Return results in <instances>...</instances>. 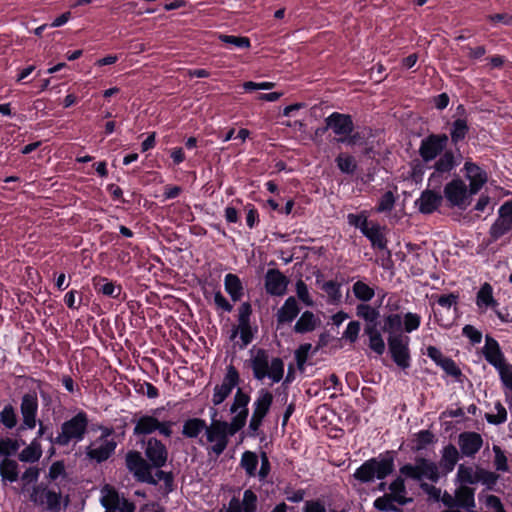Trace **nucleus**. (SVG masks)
Returning a JSON list of instances; mask_svg holds the SVG:
<instances>
[{
    "mask_svg": "<svg viewBox=\"0 0 512 512\" xmlns=\"http://www.w3.org/2000/svg\"><path fill=\"white\" fill-rule=\"evenodd\" d=\"M438 463L426 457H416L414 463H405L399 471L412 481L428 480L438 483L443 476L451 473L462 457L459 450L452 443L443 446Z\"/></svg>",
    "mask_w": 512,
    "mask_h": 512,
    "instance_id": "f257e3e1",
    "label": "nucleus"
},
{
    "mask_svg": "<svg viewBox=\"0 0 512 512\" xmlns=\"http://www.w3.org/2000/svg\"><path fill=\"white\" fill-rule=\"evenodd\" d=\"M144 452L146 459L139 451H128L125 456L126 467L137 481L157 485V480L152 475V469H160L166 465L168 459L167 447L161 440L150 437L145 443Z\"/></svg>",
    "mask_w": 512,
    "mask_h": 512,
    "instance_id": "f03ea898",
    "label": "nucleus"
},
{
    "mask_svg": "<svg viewBox=\"0 0 512 512\" xmlns=\"http://www.w3.org/2000/svg\"><path fill=\"white\" fill-rule=\"evenodd\" d=\"M397 452L386 450L377 457L364 461L354 472L353 477L360 483H371L375 479L384 480L395 471Z\"/></svg>",
    "mask_w": 512,
    "mask_h": 512,
    "instance_id": "7ed1b4c3",
    "label": "nucleus"
},
{
    "mask_svg": "<svg viewBox=\"0 0 512 512\" xmlns=\"http://www.w3.org/2000/svg\"><path fill=\"white\" fill-rule=\"evenodd\" d=\"M89 426L88 414L79 410L71 418L65 420L60 425V430L56 436L53 432L47 435V440L52 445L59 447L68 446L71 442L77 444L84 440Z\"/></svg>",
    "mask_w": 512,
    "mask_h": 512,
    "instance_id": "20e7f679",
    "label": "nucleus"
},
{
    "mask_svg": "<svg viewBox=\"0 0 512 512\" xmlns=\"http://www.w3.org/2000/svg\"><path fill=\"white\" fill-rule=\"evenodd\" d=\"M253 377L262 381L269 378L273 383H279L284 377V361L280 357H270L269 351L258 348L250 359Z\"/></svg>",
    "mask_w": 512,
    "mask_h": 512,
    "instance_id": "39448f33",
    "label": "nucleus"
},
{
    "mask_svg": "<svg viewBox=\"0 0 512 512\" xmlns=\"http://www.w3.org/2000/svg\"><path fill=\"white\" fill-rule=\"evenodd\" d=\"M500 479V475L494 471L483 468L479 465L471 466L465 464H459L455 482H466L472 485H476L478 483L485 486L484 493L486 491H494L499 492V488H497V483Z\"/></svg>",
    "mask_w": 512,
    "mask_h": 512,
    "instance_id": "423d86ee",
    "label": "nucleus"
},
{
    "mask_svg": "<svg viewBox=\"0 0 512 512\" xmlns=\"http://www.w3.org/2000/svg\"><path fill=\"white\" fill-rule=\"evenodd\" d=\"M433 164L427 166L432 169V173L428 178V186L433 188H441L444 181H446L452 172L457 168L459 162L453 150H446L441 156L432 161Z\"/></svg>",
    "mask_w": 512,
    "mask_h": 512,
    "instance_id": "0eeeda50",
    "label": "nucleus"
},
{
    "mask_svg": "<svg viewBox=\"0 0 512 512\" xmlns=\"http://www.w3.org/2000/svg\"><path fill=\"white\" fill-rule=\"evenodd\" d=\"M161 410L160 408H156L152 410L151 415H141L135 423L133 434L135 436H146L158 431L160 435L170 438L173 433L172 427L174 423L170 420L160 421L157 418V414H159Z\"/></svg>",
    "mask_w": 512,
    "mask_h": 512,
    "instance_id": "6e6552de",
    "label": "nucleus"
},
{
    "mask_svg": "<svg viewBox=\"0 0 512 512\" xmlns=\"http://www.w3.org/2000/svg\"><path fill=\"white\" fill-rule=\"evenodd\" d=\"M472 195L475 194L470 192V188L465 181L460 176L455 175L445 184L442 196L446 199L449 207L465 210Z\"/></svg>",
    "mask_w": 512,
    "mask_h": 512,
    "instance_id": "1a4fd4ad",
    "label": "nucleus"
},
{
    "mask_svg": "<svg viewBox=\"0 0 512 512\" xmlns=\"http://www.w3.org/2000/svg\"><path fill=\"white\" fill-rule=\"evenodd\" d=\"M449 136L445 133H430L424 137L418 149V154L424 162L429 164L441 156L447 149Z\"/></svg>",
    "mask_w": 512,
    "mask_h": 512,
    "instance_id": "9d476101",
    "label": "nucleus"
},
{
    "mask_svg": "<svg viewBox=\"0 0 512 512\" xmlns=\"http://www.w3.org/2000/svg\"><path fill=\"white\" fill-rule=\"evenodd\" d=\"M206 439L209 443H213L209 448V454L213 453L217 457L220 456L229 444V438L232 437L228 429L227 421L213 420L210 426H207Z\"/></svg>",
    "mask_w": 512,
    "mask_h": 512,
    "instance_id": "9b49d317",
    "label": "nucleus"
},
{
    "mask_svg": "<svg viewBox=\"0 0 512 512\" xmlns=\"http://www.w3.org/2000/svg\"><path fill=\"white\" fill-rule=\"evenodd\" d=\"M30 501L42 507L43 511L60 512L62 494L61 492L49 489L46 484L40 483L33 487L30 494Z\"/></svg>",
    "mask_w": 512,
    "mask_h": 512,
    "instance_id": "f8f14e48",
    "label": "nucleus"
},
{
    "mask_svg": "<svg viewBox=\"0 0 512 512\" xmlns=\"http://www.w3.org/2000/svg\"><path fill=\"white\" fill-rule=\"evenodd\" d=\"M39 401L36 391H28L21 396L20 413L22 421L17 428L20 433L25 430H33L37 425Z\"/></svg>",
    "mask_w": 512,
    "mask_h": 512,
    "instance_id": "ddd939ff",
    "label": "nucleus"
},
{
    "mask_svg": "<svg viewBox=\"0 0 512 512\" xmlns=\"http://www.w3.org/2000/svg\"><path fill=\"white\" fill-rule=\"evenodd\" d=\"M387 341L392 360L401 369H408L411 366L409 337L402 334L389 335Z\"/></svg>",
    "mask_w": 512,
    "mask_h": 512,
    "instance_id": "4468645a",
    "label": "nucleus"
},
{
    "mask_svg": "<svg viewBox=\"0 0 512 512\" xmlns=\"http://www.w3.org/2000/svg\"><path fill=\"white\" fill-rule=\"evenodd\" d=\"M240 381V374L236 367L228 365L222 383L214 387L212 403L215 406L222 404L231 394L233 389L239 385Z\"/></svg>",
    "mask_w": 512,
    "mask_h": 512,
    "instance_id": "2eb2a0df",
    "label": "nucleus"
},
{
    "mask_svg": "<svg viewBox=\"0 0 512 512\" xmlns=\"http://www.w3.org/2000/svg\"><path fill=\"white\" fill-rule=\"evenodd\" d=\"M482 354L485 360L492 365L500 374L509 368V363L506 362L505 355L501 350L499 342L491 335L485 336V345L482 348Z\"/></svg>",
    "mask_w": 512,
    "mask_h": 512,
    "instance_id": "dca6fc26",
    "label": "nucleus"
},
{
    "mask_svg": "<svg viewBox=\"0 0 512 512\" xmlns=\"http://www.w3.org/2000/svg\"><path fill=\"white\" fill-rule=\"evenodd\" d=\"M459 452L464 458L474 459L482 449L484 440L481 434L475 431H464L458 435Z\"/></svg>",
    "mask_w": 512,
    "mask_h": 512,
    "instance_id": "f3484780",
    "label": "nucleus"
},
{
    "mask_svg": "<svg viewBox=\"0 0 512 512\" xmlns=\"http://www.w3.org/2000/svg\"><path fill=\"white\" fill-rule=\"evenodd\" d=\"M257 502V495L251 489H247L243 493L242 501L239 497L233 496L228 506L223 505L217 512H256Z\"/></svg>",
    "mask_w": 512,
    "mask_h": 512,
    "instance_id": "a211bd4d",
    "label": "nucleus"
},
{
    "mask_svg": "<svg viewBox=\"0 0 512 512\" xmlns=\"http://www.w3.org/2000/svg\"><path fill=\"white\" fill-rule=\"evenodd\" d=\"M325 129H331L335 135L346 137L354 131V122L350 114L333 112L325 118Z\"/></svg>",
    "mask_w": 512,
    "mask_h": 512,
    "instance_id": "6ab92c4d",
    "label": "nucleus"
},
{
    "mask_svg": "<svg viewBox=\"0 0 512 512\" xmlns=\"http://www.w3.org/2000/svg\"><path fill=\"white\" fill-rule=\"evenodd\" d=\"M288 278L278 269H268L264 278L266 293L271 296H282L287 291Z\"/></svg>",
    "mask_w": 512,
    "mask_h": 512,
    "instance_id": "aec40b11",
    "label": "nucleus"
},
{
    "mask_svg": "<svg viewBox=\"0 0 512 512\" xmlns=\"http://www.w3.org/2000/svg\"><path fill=\"white\" fill-rule=\"evenodd\" d=\"M463 170L465 171L466 179L469 180L468 187L470 192L477 194L488 180L486 171L470 160L464 163Z\"/></svg>",
    "mask_w": 512,
    "mask_h": 512,
    "instance_id": "412c9836",
    "label": "nucleus"
},
{
    "mask_svg": "<svg viewBox=\"0 0 512 512\" xmlns=\"http://www.w3.org/2000/svg\"><path fill=\"white\" fill-rule=\"evenodd\" d=\"M436 189H425L421 192L420 197L415 201L420 213L432 214L442 205L443 196Z\"/></svg>",
    "mask_w": 512,
    "mask_h": 512,
    "instance_id": "4be33fe9",
    "label": "nucleus"
},
{
    "mask_svg": "<svg viewBox=\"0 0 512 512\" xmlns=\"http://www.w3.org/2000/svg\"><path fill=\"white\" fill-rule=\"evenodd\" d=\"M385 227L377 222H370L367 228L362 229V234L370 241L372 248L386 250L388 257L391 251L387 248L388 240L384 233Z\"/></svg>",
    "mask_w": 512,
    "mask_h": 512,
    "instance_id": "5701e85b",
    "label": "nucleus"
},
{
    "mask_svg": "<svg viewBox=\"0 0 512 512\" xmlns=\"http://www.w3.org/2000/svg\"><path fill=\"white\" fill-rule=\"evenodd\" d=\"M459 486L455 490L457 500V507L465 509L468 512L475 511V488L471 487L472 484L466 482H456Z\"/></svg>",
    "mask_w": 512,
    "mask_h": 512,
    "instance_id": "b1692460",
    "label": "nucleus"
},
{
    "mask_svg": "<svg viewBox=\"0 0 512 512\" xmlns=\"http://www.w3.org/2000/svg\"><path fill=\"white\" fill-rule=\"evenodd\" d=\"M100 445L97 448L88 446L86 449V456L88 459L101 464L107 461L115 452L117 443L114 439L105 440V442H99Z\"/></svg>",
    "mask_w": 512,
    "mask_h": 512,
    "instance_id": "393cba45",
    "label": "nucleus"
},
{
    "mask_svg": "<svg viewBox=\"0 0 512 512\" xmlns=\"http://www.w3.org/2000/svg\"><path fill=\"white\" fill-rule=\"evenodd\" d=\"M301 308L295 297H288L276 314L277 325H284L293 322L299 315Z\"/></svg>",
    "mask_w": 512,
    "mask_h": 512,
    "instance_id": "a878e982",
    "label": "nucleus"
},
{
    "mask_svg": "<svg viewBox=\"0 0 512 512\" xmlns=\"http://www.w3.org/2000/svg\"><path fill=\"white\" fill-rule=\"evenodd\" d=\"M94 289L98 294H102L104 296L116 299L123 300L122 295V286L116 284L115 282L109 280L106 277H95L93 279Z\"/></svg>",
    "mask_w": 512,
    "mask_h": 512,
    "instance_id": "bb28decb",
    "label": "nucleus"
},
{
    "mask_svg": "<svg viewBox=\"0 0 512 512\" xmlns=\"http://www.w3.org/2000/svg\"><path fill=\"white\" fill-rule=\"evenodd\" d=\"M272 403L273 394L265 388L260 389L258 391L257 398L253 403L252 414L265 419V417L268 415L270 411Z\"/></svg>",
    "mask_w": 512,
    "mask_h": 512,
    "instance_id": "cd10ccee",
    "label": "nucleus"
},
{
    "mask_svg": "<svg viewBox=\"0 0 512 512\" xmlns=\"http://www.w3.org/2000/svg\"><path fill=\"white\" fill-rule=\"evenodd\" d=\"M512 231V225L497 218L489 229L488 238L484 239L483 244L489 247L494 242L498 241L503 236L509 234Z\"/></svg>",
    "mask_w": 512,
    "mask_h": 512,
    "instance_id": "c85d7f7f",
    "label": "nucleus"
},
{
    "mask_svg": "<svg viewBox=\"0 0 512 512\" xmlns=\"http://www.w3.org/2000/svg\"><path fill=\"white\" fill-rule=\"evenodd\" d=\"M319 324V319L312 311H304L299 319L296 321L293 330L297 334H306L316 329Z\"/></svg>",
    "mask_w": 512,
    "mask_h": 512,
    "instance_id": "c756f323",
    "label": "nucleus"
},
{
    "mask_svg": "<svg viewBox=\"0 0 512 512\" xmlns=\"http://www.w3.org/2000/svg\"><path fill=\"white\" fill-rule=\"evenodd\" d=\"M476 305L482 308H495L499 305L498 301L493 296V287L490 283L485 282L481 285L476 294Z\"/></svg>",
    "mask_w": 512,
    "mask_h": 512,
    "instance_id": "7c9ffc66",
    "label": "nucleus"
},
{
    "mask_svg": "<svg viewBox=\"0 0 512 512\" xmlns=\"http://www.w3.org/2000/svg\"><path fill=\"white\" fill-rule=\"evenodd\" d=\"M225 291L230 295L231 299L236 302L240 301L244 295V287L238 275L228 273L224 277Z\"/></svg>",
    "mask_w": 512,
    "mask_h": 512,
    "instance_id": "2f4dec72",
    "label": "nucleus"
},
{
    "mask_svg": "<svg viewBox=\"0 0 512 512\" xmlns=\"http://www.w3.org/2000/svg\"><path fill=\"white\" fill-rule=\"evenodd\" d=\"M207 423L202 418H189L184 421L182 435L186 438H197L203 431H206Z\"/></svg>",
    "mask_w": 512,
    "mask_h": 512,
    "instance_id": "473e14b6",
    "label": "nucleus"
},
{
    "mask_svg": "<svg viewBox=\"0 0 512 512\" xmlns=\"http://www.w3.org/2000/svg\"><path fill=\"white\" fill-rule=\"evenodd\" d=\"M43 454L40 441L33 439L19 454L18 459L24 463H35L39 461Z\"/></svg>",
    "mask_w": 512,
    "mask_h": 512,
    "instance_id": "72a5a7b5",
    "label": "nucleus"
},
{
    "mask_svg": "<svg viewBox=\"0 0 512 512\" xmlns=\"http://www.w3.org/2000/svg\"><path fill=\"white\" fill-rule=\"evenodd\" d=\"M0 476L3 481H9L10 483L16 482L19 477V465L18 463L9 458H4L0 462Z\"/></svg>",
    "mask_w": 512,
    "mask_h": 512,
    "instance_id": "f704fd0d",
    "label": "nucleus"
},
{
    "mask_svg": "<svg viewBox=\"0 0 512 512\" xmlns=\"http://www.w3.org/2000/svg\"><path fill=\"white\" fill-rule=\"evenodd\" d=\"M469 133V126L466 119L458 118L452 122L450 128L451 143L456 146L462 142Z\"/></svg>",
    "mask_w": 512,
    "mask_h": 512,
    "instance_id": "c9c22d12",
    "label": "nucleus"
},
{
    "mask_svg": "<svg viewBox=\"0 0 512 512\" xmlns=\"http://www.w3.org/2000/svg\"><path fill=\"white\" fill-rule=\"evenodd\" d=\"M0 424L7 430L18 428L17 410L11 403L5 404L0 411Z\"/></svg>",
    "mask_w": 512,
    "mask_h": 512,
    "instance_id": "e433bc0d",
    "label": "nucleus"
},
{
    "mask_svg": "<svg viewBox=\"0 0 512 512\" xmlns=\"http://www.w3.org/2000/svg\"><path fill=\"white\" fill-rule=\"evenodd\" d=\"M259 460L255 452L245 451L241 456L240 466L250 477L256 476Z\"/></svg>",
    "mask_w": 512,
    "mask_h": 512,
    "instance_id": "4c0bfd02",
    "label": "nucleus"
},
{
    "mask_svg": "<svg viewBox=\"0 0 512 512\" xmlns=\"http://www.w3.org/2000/svg\"><path fill=\"white\" fill-rule=\"evenodd\" d=\"M25 442L23 440L13 439L10 437H5L0 439V456L4 458H8L10 456L15 455L21 445H24Z\"/></svg>",
    "mask_w": 512,
    "mask_h": 512,
    "instance_id": "58836bf2",
    "label": "nucleus"
},
{
    "mask_svg": "<svg viewBox=\"0 0 512 512\" xmlns=\"http://www.w3.org/2000/svg\"><path fill=\"white\" fill-rule=\"evenodd\" d=\"M413 441L415 442L413 450L418 452L434 444L437 441V439L432 431L420 430L415 434V438Z\"/></svg>",
    "mask_w": 512,
    "mask_h": 512,
    "instance_id": "ea45409f",
    "label": "nucleus"
},
{
    "mask_svg": "<svg viewBox=\"0 0 512 512\" xmlns=\"http://www.w3.org/2000/svg\"><path fill=\"white\" fill-rule=\"evenodd\" d=\"M338 169L345 174H354L357 169L355 158L350 154L340 153L335 158Z\"/></svg>",
    "mask_w": 512,
    "mask_h": 512,
    "instance_id": "a19ab883",
    "label": "nucleus"
},
{
    "mask_svg": "<svg viewBox=\"0 0 512 512\" xmlns=\"http://www.w3.org/2000/svg\"><path fill=\"white\" fill-rule=\"evenodd\" d=\"M352 290L355 297L364 303L369 302L375 295L374 289L361 280L353 284Z\"/></svg>",
    "mask_w": 512,
    "mask_h": 512,
    "instance_id": "79ce46f5",
    "label": "nucleus"
},
{
    "mask_svg": "<svg viewBox=\"0 0 512 512\" xmlns=\"http://www.w3.org/2000/svg\"><path fill=\"white\" fill-rule=\"evenodd\" d=\"M235 414L236 415L232 417L231 422H227L228 429L232 436L238 433L246 425L249 410L248 408H245V410H240Z\"/></svg>",
    "mask_w": 512,
    "mask_h": 512,
    "instance_id": "37998d69",
    "label": "nucleus"
},
{
    "mask_svg": "<svg viewBox=\"0 0 512 512\" xmlns=\"http://www.w3.org/2000/svg\"><path fill=\"white\" fill-rule=\"evenodd\" d=\"M402 329V318L400 314H388L384 317V324L381 331L395 335L394 332Z\"/></svg>",
    "mask_w": 512,
    "mask_h": 512,
    "instance_id": "c03bdc74",
    "label": "nucleus"
},
{
    "mask_svg": "<svg viewBox=\"0 0 512 512\" xmlns=\"http://www.w3.org/2000/svg\"><path fill=\"white\" fill-rule=\"evenodd\" d=\"M218 39L225 44L233 45L240 49H248L251 47V41L246 36H235V35H226L219 34Z\"/></svg>",
    "mask_w": 512,
    "mask_h": 512,
    "instance_id": "a18cd8bd",
    "label": "nucleus"
},
{
    "mask_svg": "<svg viewBox=\"0 0 512 512\" xmlns=\"http://www.w3.org/2000/svg\"><path fill=\"white\" fill-rule=\"evenodd\" d=\"M356 315L364 319L367 323L377 321L380 316L379 311L366 303L358 304L356 307Z\"/></svg>",
    "mask_w": 512,
    "mask_h": 512,
    "instance_id": "49530a36",
    "label": "nucleus"
},
{
    "mask_svg": "<svg viewBox=\"0 0 512 512\" xmlns=\"http://www.w3.org/2000/svg\"><path fill=\"white\" fill-rule=\"evenodd\" d=\"M322 290L328 295L329 302L332 304L338 303L342 298L341 285L334 280L325 282Z\"/></svg>",
    "mask_w": 512,
    "mask_h": 512,
    "instance_id": "de8ad7c7",
    "label": "nucleus"
},
{
    "mask_svg": "<svg viewBox=\"0 0 512 512\" xmlns=\"http://www.w3.org/2000/svg\"><path fill=\"white\" fill-rule=\"evenodd\" d=\"M396 197L392 191H386L378 200L375 207L378 213H387L392 211L395 206Z\"/></svg>",
    "mask_w": 512,
    "mask_h": 512,
    "instance_id": "09e8293b",
    "label": "nucleus"
},
{
    "mask_svg": "<svg viewBox=\"0 0 512 512\" xmlns=\"http://www.w3.org/2000/svg\"><path fill=\"white\" fill-rule=\"evenodd\" d=\"M250 400V395L243 392L241 388H238L235 393L233 403L230 406V413L234 414L240 410H245V408H248Z\"/></svg>",
    "mask_w": 512,
    "mask_h": 512,
    "instance_id": "8fccbe9b",
    "label": "nucleus"
},
{
    "mask_svg": "<svg viewBox=\"0 0 512 512\" xmlns=\"http://www.w3.org/2000/svg\"><path fill=\"white\" fill-rule=\"evenodd\" d=\"M478 498L480 501H484L486 507L494 510V512H506L504 505L498 496L493 494H484V490H482L478 494Z\"/></svg>",
    "mask_w": 512,
    "mask_h": 512,
    "instance_id": "3c124183",
    "label": "nucleus"
},
{
    "mask_svg": "<svg viewBox=\"0 0 512 512\" xmlns=\"http://www.w3.org/2000/svg\"><path fill=\"white\" fill-rule=\"evenodd\" d=\"M347 222L350 226L358 228L362 232V229L367 228L370 224L368 220V212L366 210H362L357 214L349 213L347 215Z\"/></svg>",
    "mask_w": 512,
    "mask_h": 512,
    "instance_id": "603ef678",
    "label": "nucleus"
},
{
    "mask_svg": "<svg viewBox=\"0 0 512 512\" xmlns=\"http://www.w3.org/2000/svg\"><path fill=\"white\" fill-rule=\"evenodd\" d=\"M496 415L486 413L485 419L489 424L500 425L507 421V410L500 401L495 403Z\"/></svg>",
    "mask_w": 512,
    "mask_h": 512,
    "instance_id": "864d4df0",
    "label": "nucleus"
},
{
    "mask_svg": "<svg viewBox=\"0 0 512 512\" xmlns=\"http://www.w3.org/2000/svg\"><path fill=\"white\" fill-rule=\"evenodd\" d=\"M252 306L249 302H243L238 308V327L251 326Z\"/></svg>",
    "mask_w": 512,
    "mask_h": 512,
    "instance_id": "5fc2aeb1",
    "label": "nucleus"
},
{
    "mask_svg": "<svg viewBox=\"0 0 512 512\" xmlns=\"http://www.w3.org/2000/svg\"><path fill=\"white\" fill-rule=\"evenodd\" d=\"M492 450L494 452V466L496 471L507 472L509 470L508 458L501 447L494 445Z\"/></svg>",
    "mask_w": 512,
    "mask_h": 512,
    "instance_id": "6e6d98bb",
    "label": "nucleus"
},
{
    "mask_svg": "<svg viewBox=\"0 0 512 512\" xmlns=\"http://www.w3.org/2000/svg\"><path fill=\"white\" fill-rule=\"evenodd\" d=\"M156 480H161L164 482V494H169L174 490V475L172 472H165L163 470L157 469L155 473Z\"/></svg>",
    "mask_w": 512,
    "mask_h": 512,
    "instance_id": "4d7b16f0",
    "label": "nucleus"
},
{
    "mask_svg": "<svg viewBox=\"0 0 512 512\" xmlns=\"http://www.w3.org/2000/svg\"><path fill=\"white\" fill-rule=\"evenodd\" d=\"M240 333V339L242 341L243 347L249 345L254 339V332H257V327L254 329L252 326L234 328L232 332V337H235L237 333Z\"/></svg>",
    "mask_w": 512,
    "mask_h": 512,
    "instance_id": "13d9d810",
    "label": "nucleus"
},
{
    "mask_svg": "<svg viewBox=\"0 0 512 512\" xmlns=\"http://www.w3.org/2000/svg\"><path fill=\"white\" fill-rule=\"evenodd\" d=\"M101 504L106 510L118 509L120 506V499L118 493L111 489L102 498Z\"/></svg>",
    "mask_w": 512,
    "mask_h": 512,
    "instance_id": "bf43d9fd",
    "label": "nucleus"
},
{
    "mask_svg": "<svg viewBox=\"0 0 512 512\" xmlns=\"http://www.w3.org/2000/svg\"><path fill=\"white\" fill-rule=\"evenodd\" d=\"M439 366L445 371L447 375L452 376L455 379H459L462 376L461 369L450 357H446Z\"/></svg>",
    "mask_w": 512,
    "mask_h": 512,
    "instance_id": "052dcab7",
    "label": "nucleus"
},
{
    "mask_svg": "<svg viewBox=\"0 0 512 512\" xmlns=\"http://www.w3.org/2000/svg\"><path fill=\"white\" fill-rule=\"evenodd\" d=\"M404 330L407 333H411L417 330L421 324V316L416 313L408 312L404 315L403 320Z\"/></svg>",
    "mask_w": 512,
    "mask_h": 512,
    "instance_id": "680f3d73",
    "label": "nucleus"
},
{
    "mask_svg": "<svg viewBox=\"0 0 512 512\" xmlns=\"http://www.w3.org/2000/svg\"><path fill=\"white\" fill-rule=\"evenodd\" d=\"M373 506L375 509L381 512H391L392 510H395V504H393V501L388 493L376 498L373 502Z\"/></svg>",
    "mask_w": 512,
    "mask_h": 512,
    "instance_id": "e2e57ef3",
    "label": "nucleus"
},
{
    "mask_svg": "<svg viewBox=\"0 0 512 512\" xmlns=\"http://www.w3.org/2000/svg\"><path fill=\"white\" fill-rule=\"evenodd\" d=\"M405 480H409L404 475H402L399 472V475L396 476V478L388 485V489L390 493L389 495H395V494H407V489L405 485Z\"/></svg>",
    "mask_w": 512,
    "mask_h": 512,
    "instance_id": "0e129e2a",
    "label": "nucleus"
},
{
    "mask_svg": "<svg viewBox=\"0 0 512 512\" xmlns=\"http://www.w3.org/2000/svg\"><path fill=\"white\" fill-rule=\"evenodd\" d=\"M462 335L467 337L472 345L481 343L483 338L482 332L470 324H467L462 328Z\"/></svg>",
    "mask_w": 512,
    "mask_h": 512,
    "instance_id": "69168bd1",
    "label": "nucleus"
},
{
    "mask_svg": "<svg viewBox=\"0 0 512 512\" xmlns=\"http://www.w3.org/2000/svg\"><path fill=\"white\" fill-rule=\"evenodd\" d=\"M61 476H66L65 464L63 460H58L50 466L47 477L50 481H55Z\"/></svg>",
    "mask_w": 512,
    "mask_h": 512,
    "instance_id": "338daca9",
    "label": "nucleus"
},
{
    "mask_svg": "<svg viewBox=\"0 0 512 512\" xmlns=\"http://www.w3.org/2000/svg\"><path fill=\"white\" fill-rule=\"evenodd\" d=\"M497 218L512 225V200L506 201L499 207Z\"/></svg>",
    "mask_w": 512,
    "mask_h": 512,
    "instance_id": "774afa93",
    "label": "nucleus"
}]
</instances>
